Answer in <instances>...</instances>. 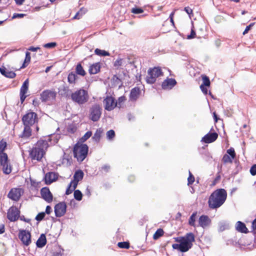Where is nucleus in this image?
I'll list each match as a JSON object with an SVG mask.
<instances>
[{
    "label": "nucleus",
    "mask_w": 256,
    "mask_h": 256,
    "mask_svg": "<svg viewBox=\"0 0 256 256\" xmlns=\"http://www.w3.org/2000/svg\"><path fill=\"white\" fill-rule=\"evenodd\" d=\"M227 193L224 188H220L214 190L210 196L208 200V206L211 209L220 208L226 200Z\"/></svg>",
    "instance_id": "f257e3e1"
},
{
    "label": "nucleus",
    "mask_w": 256,
    "mask_h": 256,
    "mask_svg": "<svg viewBox=\"0 0 256 256\" xmlns=\"http://www.w3.org/2000/svg\"><path fill=\"white\" fill-rule=\"evenodd\" d=\"M48 146V142L46 140H40L29 151V156L32 160L40 161L46 150Z\"/></svg>",
    "instance_id": "f03ea898"
},
{
    "label": "nucleus",
    "mask_w": 256,
    "mask_h": 256,
    "mask_svg": "<svg viewBox=\"0 0 256 256\" xmlns=\"http://www.w3.org/2000/svg\"><path fill=\"white\" fill-rule=\"evenodd\" d=\"M176 242L181 244L184 252L188 251L192 246V242L195 240L194 234L192 232H188L184 236L178 237L175 238Z\"/></svg>",
    "instance_id": "7ed1b4c3"
},
{
    "label": "nucleus",
    "mask_w": 256,
    "mask_h": 256,
    "mask_svg": "<svg viewBox=\"0 0 256 256\" xmlns=\"http://www.w3.org/2000/svg\"><path fill=\"white\" fill-rule=\"evenodd\" d=\"M70 98L74 102L81 105L88 101L89 96L88 92L86 90L80 88L72 92L70 94Z\"/></svg>",
    "instance_id": "20e7f679"
},
{
    "label": "nucleus",
    "mask_w": 256,
    "mask_h": 256,
    "mask_svg": "<svg viewBox=\"0 0 256 256\" xmlns=\"http://www.w3.org/2000/svg\"><path fill=\"white\" fill-rule=\"evenodd\" d=\"M88 146L86 144H76L73 150L74 157L78 162H82L88 155Z\"/></svg>",
    "instance_id": "39448f33"
},
{
    "label": "nucleus",
    "mask_w": 256,
    "mask_h": 256,
    "mask_svg": "<svg viewBox=\"0 0 256 256\" xmlns=\"http://www.w3.org/2000/svg\"><path fill=\"white\" fill-rule=\"evenodd\" d=\"M162 75V72L160 68H150L148 72L146 81L148 84H152L155 82L157 78Z\"/></svg>",
    "instance_id": "423d86ee"
},
{
    "label": "nucleus",
    "mask_w": 256,
    "mask_h": 256,
    "mask_svg": "<svg viewBox=\"0 0 256 256\" xmlns=\"http://www.w3.org/2000/svg\"><path fill=\"white\" fill-rule=\"evenodd\" d=\"M22 121L24 125L32 126L38 121L37 114L34 112H30L23 116Z\"/></svg>",
    "instance_id": "0eeeda50"
},
{
    "label": "nucleus",
    "mask_w": 256,
    "mask_h": 256,
    "mask_svg": "<svg viewBox=\"0 0 256 256\" xmlns=\"http://www.w3.org/2000/svg\"><path fill=\"white\" fill-rule=\"evenodd\" d=\"M90 118L93 122H96L100 118L102 108L99 105L92 106L90 110Z\"/></svg>",
    "instance_id": "6e6552de"
},
{
    "label": "nucleus",
    "mask_w": 256,
    "mask_h": 256,
    "mask_svg": "<svg viewBox=\"0 0 256 256\" xmlns=\"http://www.w3.org/2000/svg\"><path fill=\"white\" fill-rule=\"evenodd\" d=\"M0 164L2 166L4 174H9L11 172V167L8 164V155L5 152L0 153Z\"/></svg>",
    "instance_id": "1a4fd4ad"
},
{
    "label": "nucleus",
    "mask_w": 256,
    "mask_h": 256,
    "mask_svg": "<svg viewBox=\"0 0 256 256\" xmlns=\"http://www.w3.org/2000/svg\"><path fill=\"white\" fill-rule=\"evenodd\" d=\"M20 210L14 206H11L8 210L7 218L10 222L16 221L20 217Z\"/></svg>",
    "instance_id": "9d476101"
},
{
    "label": "nucleus",
    "mask_w": 256,
    "mask_h": 256,
    "mask_svg": "<svg viewBox=\"0 0 256 256\" xmlns=\"http://www.w3.org/2000/svg\"><path fill=\"white\" fill-rule=\"evenodd\" d=\"M18 238L22 244L28 246L31 242V235L30 232L26 230H20L18 234Z\"/></svg>",
    "instance_id": "9b49d317"
},
{
    "label": "nucleus",
    "mask_w": 256,
    "mask_h": 256,
    "mask_svg": "<svg viewBox=\"0 0 256 256\" xmlns=\"http://www.w3.org/2000/svg\"><path fill=\"white\" fill-rule=\"evenodd\" d=\"M55 215L58 218H60L64 215L66 210V204L65 202H60L54 206Z\"/></svg>",
    "instance_id": "f8f14e48"
},
{
    "label": "nucleus",
    "mask_w": 256,
    "mask_h": 256,
    "mask_svg": "<svg viewBox=\"0 0 256 256\" xmlns=\"http://www.w3.org/2000/svg\"><path fill=\"white\" fill-rule=\"evenodd\" d=\"M103 102L105 110L108 111L112 110L117 105V102H116L114 98L111 96H107Z\"/></svg>",
    "instance_id": "ddd939ff"
},
{
    "label": "nucleus",
    "mask_w": 256,
    "mask_h": 256,
    "mask_svg": "<svg viewBox=\"0 0 256 256\" xmlns=\"http://www.w3.org/2000/svg\"><path fill=\"white\" fill-rule=\"evenodd\" d=\"M41 197L47 202L50 203L53 200V196L48 187H44L40 190Z\"/></svg>",
    "instance_id": "4468645a"
},
{
    "label": "nucleus",
    "mask_w": 256,
    "mask_h": 256,
    "mask_svg": "<svg viewBox=\"0 0 256 256\" xmlns=\"http://www.w3.org/2000/svg\"><path fill=\"white\" fill-rule=\"evenodd\" d=\"M22 195V189L20 188H12L9 192L8 197L14 200L18 201Z\"/></svg>",
    "instance_id": "2eb2a0df"
},
{
    "label": "nucleus",
    "mask_w": 256,
    "mask_h": 256,
    "mask_svg": "<svg viewBox=\"0 0 256 256\" xmlns=\"http://www.w3.org/2000/svg\"><path fill=\"white\" fill-rule=\"evenodd\" d=\"M56 93L50 90H45L40 94V98L42 102H46L51 99H54Z\"/></svg>",
    "instance_id": "dca6fc26"
},
{
    "label": "nucleus",
    "mask_w": 256,
    "mask_h": 256,
    "mask_svg": "<svg viewBox=\"0 0 256 256\" xmlns=\"http://www.w3.org/2000/svg\"><path fill=\"white\" fill-rule=\"evenodd\" d=\"M218 134L216 132H208L206 134L202 139V142L209 144L214 142L218 138Z\"/></svg>",
    "instance_id": "f3484780"
},
{
    "label": "nucleus",
    "mask_w": 256,
    "mask_h": 256,
    "mask_svg": "<svg viewBox=\"0 0 256 256\" xmlns=\"http://www.w3.org/2000/svg\"><path fill=\"white\" fill-rule=\"evenodd\" d=\"M176 84V82L175 79L168 78L162 82V86L164 90L172 89Z\"/></svg>",
    "instance_id": "a211bd4d"
},
{
    "label": "nucleus",
    "mask_w": 256,
    "mask_h": 256,
    "mask_svg": "<svg viewBox=\"0 0 256 256\" xmlns=\"http://www.w3.org/2000/svg\"><path fill=\"white\" fill-rule=\"evenodd\" d=\"M210 222L211 220L208 216L202 215L199 218V225L203 228L209 226Z\"/></svg>",
    "instance_id": "6ab92c4d"
},
{
    "label": "nucleus",
    "mask_w": 256,
    "mask_h": 256,
    "mask_svg": "<svg viewBox=\"0 0 256 256\" xmlns=\"http://www.w3.org/2000/svg\"><path fill=\"white\" fill-rule=\"evenodd\" d=\"M58 178L57 174L54 172H48L44 176L45 182L46 184H50Z\"/></svg>",
    "instance_id": "aec40b11"
},
{
    "label": "nucleus",
    "mask_w": 256,
    "mask_h": 256,
    "mask_svg": "<svg viewBox=\"0 0 256 256\" xmlns=\"http://www.w3.org/2000/svg\"><path fill=\"white\" fill-rule=\"evenodd\" d=\"M140 94V90L138 87H134L130 90V100L136 101L139 97Z\"/></svg>",
    "instance_id": "412c9836"
},
{
    "label": "nucleus",
    "mask_w": 256,
    "mask_h": 256,
    "mask_svg": "<svg viewBox=\"0 0 256 256\" xmlns=\"http://www.w3.org/2000/svg\"><path fill=\"white\" fill-rule=\"evenodd\" d=\"M0 72L2 75L10 78H14L16 76L14 72L10 71L4 67L0 68Z\"/></svg>",
    "instance_id": "4be33fe9"
},
{
    "label": "nucleus",
    "mask_w": 256,
    "mask_h": 256,
    "mask_svg": "<svg viewBox=\"0 0 256 256\" xmlns=\"http://www.w3.org/2000/svg\"><path fill=\"white\" fill-rule=\"evenodd\" d=\"M236 229L237 231L242 233L247 234L248 232V230L246 228V224L240 221L237 222L236 226Z\"/></svg>",
    "instance_id": "5701e85b"
},
{
    "label": "nucleus",
    "mask_w": 256,
    "mask_h": 256,
    "mask_svg": "<svg viewBox=\"0 0 256 256\" xmlns=\"http://www.w3.org/2000/svg\"><path fill=\"white\" fill-rule=\"evenodd\" d=\"M100 65L99 63H95L91 65L88 69V72L91 74H96L100 70Z\"/></svg>",
    "instance_id": "b1692460"
},
{
    "label": "nucleus",
    "mask_w": 256,
    "mask_h": 256,
    "mask_svg": "<svg viewBox=\"0 0 256 256\" xmlns=\"http://www.w3.org/2000/svg\"><path fill=\"white\" fill-rule=\"evenodd\" d=\"M46 243V239L44 234H42L36 241V244L38 248H42Z\"/></svg>",
    "instance_id": "393cba45"
},
{
    "label": "nucleus",
    "mask_w": 256,
    "mask_h": 256,
    "mask_svg": "<svg viewBox=\"0 0 256 256\" xmlns=\"http://www.w3.org/2000/svg\"><path fill=\"white\" fill-rule=\"evenodd\" d=\"M24 128L22 134L21 135L22 138H28L31 136L32 130L30 126L24 125Z\"/></svg>",
    "instance_id": "a878e982"
},
{
    "label": "nucleus",
    "mask_w": 256,
    "mask_h": 256,
    "mask_svg": "<svg viewBox=\"0 0 256 256\" xmlns=\"http://www.w3.org/2000/svg\"><path fill=\"white\" fill-rule=\"evenodd\" d=\"M60 94L62 96H64L66 98L70 97V90L68 86H66L65 85H63L60 89Z\"/></svg>",
    "instance_id": "bb28decb"
},
{
    "label": "nucleus",
    "mask_w": 256,
    "mask_h": 256,
    "mask_svg": "<svg viewBox=\"0 0 256 256\" xmlns=\"http://www.w3.org/2000/svg\"><path fill=\"white\" fill-rule=\"evenodd\" d=\"M78 76L74 72H70L68 76V82L70 84H75L76 80L78 78Z\"/></svg>",
    "instance_id": "cd10ccee"
},
{
    "label": "nucleus",
    "mask_w": 256,
    "mask_h": 256,
    "mask_svg": "<svg viewBox=\"0 0 256 256\" xmlns=\"http://www.w3.org/2000/svg\"><path fill=\"white\" fill-rule=\"evenodd\" d=\"M84 172L82 170H76L74 175V180L78 182L83 178Z\"/></svg>",
    "instance_id": "c85d7f7f"
},
{
    "label": "nucleus",
    "mask_w": 256,
    "mask_h": 256,
    "mask_svg": "<svg viewBox=\"0 0 256 256\" xmlns=\"http://www.w3.org/2000/svg\"><path fill=\"white\" fill-rule=\"evenodd\" d=\"M76 74L83 76L86 74V72L80 64H78L76 65Z\"/></svg>",
    "instance_id": "c756f323"
},
{
    "label": "nucleus",
    "mask_w": 256,
    "mask_h": 256,
    "mask_svg": "<svg viewBox=\"0 0 256 256\" xmlns=\"http://www.w3.org/2000/svg\"><path fill=\"white\" fill-rule=\"evenodd\" d=\"M28 88V80L26 79L20 88V93L26 94Z\"/></svg>",
    "instance_id": "7c9ffc66"
},
{
    "label": "nucleus",
    "mask_w": 256,
    "mask_h": 256,
    "mask_svg": "<svg viewBox=\"0 0 256 256\" xmlns=\"http://www.w3.org/2000/svg\"><path fill=\"white\" fill-rule=\"evenodd\" d=\"M30 54L28 52H26V58L24 64H22L21 68H24L26 67L30 61Z\"/></svg>",
    "instance_id": "2f4dec72"
},
{
    "label": "nucleus",
    "mask_w": 256,
    "mask_h": 256,
    "mask_svg": "<svg viewBox=\"0 0 256 256\" xmlns=\"http://www.w3.org/2000/svg\"><path fill=\"white\" fill-rule=\"evenodd\" d=\"M94 53L98 56H109L110 55L108 52L104 50H101L98 48H96L94 50Z\"/></svg>",
    "instance_id": "473e14b6"
},
{
    "label": "nucleus",
    "mask_w": 256,
    "mask_h": 256,
    "mask_svg": "<svg viewBox=\"0 0 256 256\" xmlns=\"http://www.w3.org/2000/svg\"><path fill=\"white\" fill-rule=\"evenodd\" d=\"M228 228V224L224 222H220L218 223V231L223 232Z\"/></svg>",
    "instance_id": "72a5a7b5"
},
{
    "label": "nucleus",
    "mask_w": 256,
    "mask_h": 256,
    "mask_svg": "<svg viewBox=\"0 0 256 256\" xmlns=\"http://www.w3.org/2000/svg\"><path fill=\"white\" fill-rule=\"evenodd\" d=\"M74 198L78 201H80L82 200V194L78 190H76L74 191Z\"/></svg>",
    "instance_id": "f704fd0d"
},
{
    "label": "nucleus",
    "mask_w": 256,
    "mask_h": 256,
    "mask_svg": "<svg viewBox=\"0 0 256 256\" xmlns=\"http://www.w3.org/2000/svg\"><path fill=\"white\" fill-rule=\"evenodd\" d=\"M164 232L162 229L158 228L156 230L153 236L154 240H157L164 234Z\"/></svg>",
    "instance_id": "c9c22d12"
},
{
    "label": "nucleus",
    "mask_w": 256,
    "mask_h": 256,
    "mask_svg": "<svg viewBox=\"0 0 256 256\" xmlns=\"http://www.w3.org/2000/svg\"><path fill=\"white\" fill-rule=\"evenodd\" d=\"M196 212H194L190 216L188 220V224L192 226H195V221H196Z\"/></svg>",
    "instance_id": "e433bc0d"
},
{
    "label": "nucleus",
    "mask_w": 256,
    "mask_h": 256,
    "mask_svg": "<svg viewBox=\"0 0 256 256\" xmlns=\"http://www.w3.org/2000/svg\"><path fill=\"white\" fill-rule=\"evenodd\" d=\"M232 159L233 158H232L230 156H228L227 154H225L224 155V156L222 158V162L224 164H226V163L232 164Z\"/></svg>",
    "instance_id": "4c0bfd02"
},
{
    "label": "nucleus",
    "mask_w": 256,
    "mask_h": 256,
    "mask_svg": "<svg viewBox=\"0 0 256 256\" xmlns=\"http://www.w3.org/2000/svg\"><path fill=\"white\" fill-rule=\"evenodd\" d=\"M100 136H101V131L100 130L98 129L96 130V132L94 133V136H92V139L94 141L98 142H99V140H100Z\"/></svg>",
    "instance_id": "58836bf2"
},
{
    "label": "nucleus",
    "mask_w": 256,
    "mask_h": 256,
    "mask_svg": "<svg viewBox=\"0 0 256 256\" xmlns=\"http://www.w3.org/2000/svg\"><path fill=\"white\" fill-rule=\"evenodd\" d=\"M92 135V132L90 131L87 132L80 139L82 142H84L88 140Z\"/></svg>",
    "instance_id": "ea45409f"
},
{
    "label": "nucleus",
    "mask_w": 256,
    "mask_h": 256,
    "mask_svg": "<svg viewBox=\"0 0 256 256\" xmlns=\"http://www.w3.org/2000/svg\"><path fill=\"white\" fill-rule=\"evenodd\" d=\"M118 246L122 248H130V243L128 242H119Z\"/></svg>",
    "instance_id": "a19ab883"
},
{
    "label": "nucleus",
    "mask_w": 256,
    "mask_h": 256,
    "mask_svg": "<svg viewBox=\"0 0 256 256\" xmlns=\"http://www.w3.org/2000/svg\"><path fill=\"white\" fill-rule=\"evenodd\" d=\"M226 153L228 156H230L232 158H234L236 156V154L234 151V150L233 148H230L228 150H227Z\"/></svg>",
    "instance_id": "79ce46f5"
},
{
    "label": "nucleus",
    "mask_w": 256,
    "mask_h": 256,
    "mask_svg": "<svg viewBox=\"0 0 256 256\" xmlns=\"http://www.w3.org/2000/svg\"><path fill=\"white\" fill-rule=\"evenodd\" d=\"M202 78L203 82L202 84L206 86H210V82L208 77L206 76H204Z\"/></svg>",
    "instance_id": "37998d69"
},
{
    "label": "nucleus",
    "mask_w": 256,
    "mask_h": 256,
    "mask_svg": "<svg viewBox=\"0 0 256 256\" xmlns=\"http://www.w3.org/2000/svg\"><path fill=\"white\" fill-rule=\"evenodd\" d=\"M115 136V132L114 130H110L107 132L106 137L108 139L111 140Z\"/></svg>",
    "instance_id": "c03bdc74"
},
{
    "label": "nucleus",
    "mask_w": 256,
    "mask_h": 256,
    "mask_svg": "<svg viewBox=\"0 0 256 256\" xmlns=\"http://www.w3.org/2000/svg\"><path fill=\"white\" fill-rule=\"evenodd\" d=\"M45 212H40L38 213L37 216H36L35 219L38 221V222H40L41 220H42L44 216H45Z\"/></svg>",
    "instance_id": "a18cd8bd"
},
{
    "label": "nucleus",
    "mask_w": 256,
    "mask_h": 256,
    "mask_svg": "<svg viewBox=\"0 0 256 256\" xmlns=\"http://www.w3.org/2000/svg\"><path fill=\"white\" fill-rule=\"evenodd\" d=\"M6 142L3 140L0 141V153L4 152L6 148Z\"/></svg>",
    "instance_id": "49530a36"
},
{
    "label": "nucleus",
    "mask_w": 256,
    "mask_h": 256,
    "mask_svg": "<svg viewBox=\"0 0 256 256\" xmlns=\"http://www.w3.org/2000/svg\"><path fill=\"white\" fill-rule=\"evenodd\" d=\"M132 12L134 14H138L143 12L144 10L140 8H134L131 10Z\"/></svg>",
    "instance_id": "de8ad7c7"
},
{
    "label": "nucleus",
    "mask_w": 256,
    "mask_h": 256,
    "mask_svg": "<svg viewBox=\"0 0 256 256\" xmlns=\"http://www.w3.org/2000/svg\"><path fill=\"white\" fill-rule=\"evenodd\" d=\"M194 181V177L192 174L190 172V171H189V176L188 178V184L190 185L192 184L193 182Z\"/></svg>",
    "instance_id": "09e8293b"
},
{
    "label": "nucleus",
    "mask_w": 256,
    "mask_h": 256,
    "mask_svg": "<svg viewBox=\"0 0 256 256\" xmlns=\"http://www.w3.org/2000/svg\"><path fill=\"white\" fill-rule=\"evenodd\" d=\"M174 249L178 250L180 252H183V250L181 246V244H174L172 245Z\"/></svg>",
    "instance_id": "8fccbe9b"
},
{
    "label": "nucleus",
    "mask_w": 256,
    "mask_h": 256,
    "mask_svg": "<svg viewBox=\"0 0 256 256\" xmlns=\"http://www.w3.org/2000/svg\"><path fill=\"white\" fill-rule=\"evenodd\" d=\"M56 42H52L47 43V44H45L44 46L45 48H53L55 47L56 46Z\"/></svg>",
    "instance_id": "3c124183"
},
{
    "label": "nucleus",
    "mask_w": 256,
    "mask_h": 256,
    "mask_svg": "<svg viewBox=\"0 0 256 256\" xmlns=\"http://www.w3.org/2000/svg\"><path fill=\"white\" fill-rule=\"evenodd\" d=\"M84 12H82V9L81 8L76 14L74 16V19H80L82 15L83 14H84Z\"/></svg>",
    "instance_id": "603ef678"
},
{
    "label": "nucleus",
    "mask_w": 256,
    "mask_h": 256,
    "mask_svg": "<svg viewBox=\"0 0 256 256\" xmlns=\"http://www.w3.org/2000/svg\"><path fill=\"white\" fill-rule=\"evenodd\" d=\"M122 58H118V60H116L114 64V66L118 67L120 66H121L122 65Z\"/></svg>",
    "instance_id": "864d4df0"
},
{
    "label": "nucleus",
    "mask_w": 256,
    "mask_h": 256,
    "mask_svg": "<svg viewBox=\"0 0 256 256\" xmlns=\"http://www.w3.org/2000/svg\"><path fill=\"white\" fill-rule=\"evenodd\" d=\"M250 173L253 176L256 175V164H254L250 168Z\"/></svg>",
    "instance_id": "5fc2aeb1"
},
{
    "label": "nucleus",
    "mask_w": 256,
    "mask_h": 256,
    "mask_svg": "<svg viewBox=\"0 0 256 256\" xmlns=\"http://www.w3.org/2000/svg\"><path fill=\"white\" fill-rule=\"evenodd\" d=\"M26 14H18V13H14L12 17V19L16 18H24V16H26Z\"/></svg>",
    "instance_id": "6e6d98bb"
},
{
    "label": "nucleus",
    "mask_w": 256,
    "mask_h": 256,
    "mask_svg": "<svg viewBox=\"0 0 256 256\" xmlns=\"http://www.w3.org/2000/svg\"><path fill=\"white\" fill-rule=\"evenodd\" d=\"M184 10L189 15V16L190 18L191 15H192V10L189 6L185 7L184 8Z\"/></svg>",
    "instance_id": "4d7b16f0"
},
{
    "label": "nucleus",
    "mask_w": 256,
    "mask_h": 256,
    "mask_svg": "<svg viewBox=\"0 0 256 256\" xmlns=\"http://www.w3.org/2000/svg\"><path fill=\"white\" fill-rule=\"evenodd\" d=\"M254 24V22H252V23H251L250 24H249L248 26H246V28L244 30V31L243 32V34L244 35L246 34H247L248 32L250 30V29L251 28Z\"/></svg>",
    "instance_id": "13d9d810"
},
{
    "label": "nucleus",
    "mask_w": 256,
    "mask_h": 256,
    "mask_svg": "<svg viewBox=\"0 0 256 256\" xmlns=\"http://www.w3.org/2000/svg\"><path fill=\"white\" fill-rule=\"evenodd\" d=\"M196 35V32L194 30L193 28H192L191 30V32L190 35H188L187 36L188 39H192L195 38Z\"/></svg>",
    "instance_id": "bf43d9fd"
},
{
    "label": "nucleus",
    "mask_w": 256,
    "mask_h": 256,
    "mask_svg": "<svg viewBox=\"0 0 256 256\" xmlns=\"http://www.w3.org/2000/svg\"><path fill=\"white\" fill-rule=\"evenodd\" d=\"M71 184H69V185L68 186L66 190V195H68L70 194L71 193H72V192L74 190H73V188H71Z\"/></svg>",
    "instance_id": "052dcab7"
},
{
    "label": "nucleus",
    "mask_w": 256,
    "mask_h": 256,
    "mask_svg": "<svg viewBox=\"0 0 256 256\" xmlns=\"http://www.w3.org/2000/svg\"><path fill=\"white\" fill-rule=\"evenodd\" d=\"M63 250H62V251L61 250H60L58 252H54L52 256H62L63 254Z\"/></svg>",
    "instance_id": "680f3d73"
},
{
    "label": "nucleus",
    "mask_w": 256,
    "mask_h": 256,
    "mask_svg": "<svg viewBox=\"0 0 256 256\" xmlns=\"http://www.w3.org/2000/svg\"><path fill=\"white\" fill-rule=\"evenodd\" d=\"M78 182H77V181H75L74 180H72L70 184H71V186H72L73 190H75L78 186Z\"/></svg>",
    "instance_id": "e2e57ef3"
},
{
    "label": "nucleus",
    "mask_w": 256,
    "mask_h": 256,
    "mask_svg": "<svg viewBox=\"0 0 256 256\" xmlns=\"http://www.w3.org/2000/svg\"><path fill=\"white\" fill-rule=\"evenodd\" d=\"M200 88L204 94H208V90L206 88V86H204V85L201 84L200 86Z\"/></svg>",
    "instance_id": "0e129e2a"
},
{
    "label": "nucleus",
    "mask_w": 256,
    "mask_h": 256,
    "mask_svg": "<svg viewBox=\"0 0 256 256\" xmlns=\"http://www.w3.org/2000/svg\"><path fill=\"white\" fill-rule=\"evenodd\" d=\"M126 100V98L124 96H122L118 98V104L120 106V104Z\"/></svg>",
    "instance_id": "69168bd1"
},
{
    "label": "nucleus",
    "mask_w": 256,
    "mask_h": 256,
    "mask_svg": "<svg viewBox=\"0 0 256 256\" xmlns=\"http://www.w3.org/2000/svg\"><path fill=\"white\" fill-rule=\"evenodd\" d=\"M52 212V208L50 206H47L46 208L45 214H49Z\"/></svg>",
    "instance_id": "338daca9"
},
{
    "label": "nucleus",
    "mask_w": 256,
    "mask_h": 256,
    "mask_svg": "<svg viewBox=\"0 0 256 256\" xmlns=\"http://www.w3.org/2000/svg\"><path fill=\"white\" fill-rule=\"evenodd\" d=\"M252 228L254 232H255L256 231V218L252 222Z\"/></svg>",
    "instance_id": "774afa93"
}]
</instances>
